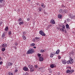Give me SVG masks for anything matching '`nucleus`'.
Listing matches in <instances>:
<instances>
[{
  "instance_id": "nucleus-1",
  "label": "nucleus",
  "mask_w": 75,
  "mask_h": 75,
  "mask_svg": "<svg viewBox=\"0 0 75 75\" xmlns=\"http://www.w3.org/2000/svg\"><path fill=\"white\" fill-rule=\"evenodd\" d=\"M34 51L32 49H30L27 52V54H31L32 53H34Z\"/></svg>"
},
{
  "instance_id": "nucleus-2",
  "label": "nucleus",
  "mask_w": 75,
  "mask_h": 75,
  "mask_svg": "<svg viewBox=\"0 0 75 75\" xmlns=\"http://www.w3.org/2000/svg\"><path fill=\"white\" fill-rule=\"evenodd\" d=\"M39 33L41 35H42L43 36H45V33H44L43 32V31L41 30V31H40L39 32Z\"/></svg>"
},
{
  "instance_id": "nucleus-3",
  "label": "nucleus",
  "mask_w": 75,
  "mask_h": 75,
  "mask_svg": "<svg viewBox=\"0 0 75 75\" xmlns=\"http://www.w3.org/2000/svg\"><path fill=\"white\" fill-rule=\"evenodd\" d=\"M69 16L72 19H75V15L73 16L72 14H70L69 15Z\"/></svg>"
},
{
  "instance_id": "nucleus-4",
  "label": "nucleus",
  "mask_w": 75,
  "mask_h": 75,
  "mask_svg": "<svg viewBox=\"0 0 75 75\" xmlns=\"http://www.w3.org/2000/svg\"><path fill=\"white\" fill-rule=\"evenodd\" d=\"M6 47H7V45L6 44H4L2 45V48H5Z\"/></svg>"
},
{
  "instance_id": "nucleus-5",
  "label": "nucleus",
  "mask_w": 75,
  "mask_h": 75,
  "mask_svg": "<svg viewBox=\"0 0 75 75\" xmlns=\"http://www.w3.org/2000/svg\"><path fill=\"white\" fill-rule=\"evenodd\" d=\"M50 23L52 24H55V21H54L53 19L51 20Z\"/></svg>"
},
{
  "instance_id": "nucleus-6",
  "label": "nucleus",
  "mask_w": 75,
  "mask_h": 75,
  "mask_svg": "<svg viewBox=\"0 0 75 75\" xmlns=\"http://www.w3.org/2000/svg\"><path fill=\"white\" fill-rule=\"evenodd\" d=\"M28 67L30 68V69H33V66L32 65L30 64L28 65Z\"/></svg>"
},
{
  "instance_id": "nucleus-7",
  "label": "nucleus",
  "mask_w": 75,
  "mask_h": 75,
  "mask_svg": "<svg viewBox=\"0 0 75 75\" xmlns=\"http://www.w3.org/2000/svg\"><path fill=\"white\" fill-rule=\"evenodd\" d=\"M62 63L63 64H67V62L65 60H62Z\"/></svg>"
},
{
  "instance_id": "nucleus-8",
  "label": "nucleus",
  "mask_w": 75,
  "mask_h": 75,
  "mask_svg": "<svg viewBox=\"0 0 75 75\" xmlns=\"http://www.w3.org/2000/svg\"><path fill=\"white\" fill-rule=\"evenodd\" d=\"M44 60V59L42 57H40L39 58V60L40 61L42 62Z\"/></svg>"
},
{
  "instance_id": "nucleus-9",
  "label": "nucleus",
  "mask_w": 75,
  "mask_h": 75,
  "mask_svg": "<svg viewBox=\"0 0 75 75\" xmlns=\"http://www.w3.org/2000/svg\"><path fill=\"white\" fill-rule=\"evenodd\" d=\"M73 59H70V60H69L70 63V64H73Z\"/></svg>"
},
{
  "instance_id": "nucleus-10",
  "label": "nucleus",
  "mask_w": 75,
  "mask_h": 75,
  "mask_svg": "<svg viewBox=\"0 0 75 75\" xmlns=\"http://www.w3.org/2000/svg\"><path fill=\"white\" fill-rule=\"evenodd\" d=\"M23 70H24V71H27L28 70V68L24 67L23 69Z\"/></svg>"
},
{
  "instance_id": "nucleus-11",
  "label": "nucleus",
  "mask_w": 75,
  "mask_h": 75,
  "mask_svg": "<svg viewBox=\"0 0 75 75\" xmlns=\"http://www.w3.org/2000/svg\"><path fill=\"white\" fill-rule=\"evenodd\" d=\"M58 29L60 31L62 30L63 32H64V29L63 28H58Z\"/></svg>"
},
{
  "instance_id": "nucleus-12",
  "label": "nucleus",
  "mask_w": 75,
  "mask_h": 75,
  "mask_svg": "<svg viewBox=\"0 0 75 75\" xmlns=\"http://www.w3.org/2000/svg\"><path fill=\"white\" fill-rule=\"evenodd\" d=\"M8 30V26H6V27L5 29V31H7Z\"/></svg>"
},
{
  "instance_id": "nucleus-13",
  "label": "nucleus",
  "mask_w": 75,
  "mask_h": 75,
  "mask_svg": "<svg viewBox=\"0 0 75 75\" xmlns=\"http://www.w3.org/2000/svg\"><path fill=\"white\" fill-rule=\"evenodd\" d=\"M59 12L60 13H64V11L62 9H60L59 10Z\"/></svg>"
},
{
  "instance_id": "nucleus-14",
  "label": "nucleus",
  "mask_w": 75,
  "mask_h": 75,
  "mask_svg": "<svg viewBox=\"0 0 75 75\" xmlns=\"http://www.w3.org/2000/svg\"><path fill=\"white\" fill-rule=\"evenodd\" d=\"M12 64L13 63L11 62H9L8 63V65H9V66H11Z\"/></svg>"
},
{
  "instance_id": "nucleus-15",
  "label": "nucleus",
  "mask_w": 75,
  "mask_h": 75,
  "mask_svg": "<svg viewBox=\"0 0 75 75\" xmlns=\"http://www.w3.org/2000/svg\"><path fill=\"white\" fill-rule=\"evenodd\" d=\"M70 72H71V71L69 70H67L66 71V73L67 74H68V73H69Z\"/></svg>"
},
{
  "instance_id": "nucleus-16",
  "label": "nucleus",
  "mask_w": 75,
  "mask_h": 75,
  "mask_svg": "<svg viewBox=\"0 0 75 75\" xmlns=\"http://www.w3.org/2000/svg\"><path fill=\"white\" fill-rule=\"evenodd\" d=\"M66 27L67 29L69 28V25L68 24H67L66 25Z\"/></svg>"
},
{
  "instance_id": "nucleus-17",
  "label": "nucleus",
  "mask_w": 75,
  "mask_h": 75,
  "mask_svg": "<svg viewBox=\"0 0 75 75\" xmlns=\"http://www.w3.org/2000/svg\"><path fill=\"white\" fill-rule=\"evenodd\" d=\"M23 21V20H22L21 18H20L18 19V21H19V22H21V21Z\"/></svg>"
},
{
  "instance_id": "nucleus-18",
  "label": "nucleus",
  "mask_w": 75,
  "mask_h": 75,
  "mask_svg": "<svg viewBox=\"0 0 75 75\" xmlns=\"http://www.w3.org/2000/svg\"><path fill=\"white\" fill-rule=\"evenodd\" d=\"M59 50L58 49L56 52V54H59Z\"/></svg>"
},
{
  "instance_id": "nucleus-19",
  "label": "nucleus",
  "mask_w": 75,
  "mask_h": 75,
  "mask_svg": "<svg viewBox=\"0 0 75 75\" xmlns=\"http://www.w3.org/2000/svg\"><path fill=\"white\" fill-rule=\"evenodd\" d=\"M50 67L52 68H53L54 67V64H52L50 65Z\"/></svg>"
},
{
  "instance_id": "nucleus-20",
  "label": "nucleus",
  "mask_w": 75,
  "mask_h": 75,
  "mask_svg": "<svg viewBox=\"0 0 75 75\" xmlns=\"http://www.w3.org/2000/svg\"><path fill=\"white\" fill-rule=\"evenodd\" d=\"M24 24V22L23 21L20 22L19 23V25H21V24Z\"/></svg>"
},
{
  "instance_id": "nucleus-21",
  "label": "nucleus",
  "mask_w": 75,
  "mask_h": 75,
  "mask_svg": "<svg viewBox=\"0 0 75 75\" xmlns=\"http://www.w3.org/2000/svg\"><path fill=\"white\" fill-rule=\"evenodd\" d=\"M58 18H61V17H62V16L60 15H58Z\"/></svg>"
},
{
  "instance_id": "nucleus-22",
  "label": "nucleus",
  "mask_w": 75,
  "mask_h": 75,
  "mask_svg": "<svg viewBox=\"0 0 75 75\" xmlns=\"http://www.w3.org/2000/svg\"><path fill=\"white\" fill-rule=\"evenodd\" d=\"M22 37L23 38V40H26V37L24 36V35L22 36Z\"/></svg>"
},
{
  "instance_id": "nucleus-23",
  "label": "nucleus",
  "mask_w": 75,
  "mask_h": 75,
  "mask_svg": "<svg viewBox=\"0 0 75 75\" xmlns=\"http://www.w3.org/2000/svg\"><path fill=\"white\" fill-rule=\"evenodd\" d=\"M4 36H5V33H4L2 34V37H4Z\"/></svg>"
},
{
  "instance_id": "nucleus-24",
  "label": "nucleus",
  "mask_w": 75,
  "mask_h": 75,
  "mask_svg": "<svg viewBox=\"0 0 75 75\" xmlns=\"http://www.w3.org/2000/svg\"><path fill=\"white\" fill-rule=\"evenodd\" d=\"M54 54H53L51 53L50 54V57L51 58H52L53 57V55H54Z\"/></svg>"
},
{
  "instance_id": "nucleus-25",
  "label": "nucleus",
  "mask_w": 75,
  "mask_h": 75,
  "mask_svg": "<svg viewBox=\"0 0 75 75\" xmlns=\"http://www.w3.org/2000/svg\"><path fill=\"white\" fill-rule=\"evenodd\" d=\"M34 71V69H30V72H33Z\"/></svg>"
},
{
  "instance_id": "nucleus-26",
  "label": "nucleus",
  "mask_w": 75,
  "mask_h": 75,
  "mask_svg": "<svg viewBox=\"0 0 75 75\" xmlns=\"http://www.w3.org/2000/svg\"><path fill=\"white\" fill-rule=\"evenodd\" d=\"M8 75H13V74L12 73H9V74H8Z\"/></svg>"
},
{
  "instance_id": "nucleus-27",
  "label": "nucleus",
  "mask_w": 75,
  "mask_h": 75,
  "mask_svg": "<svg viewBox=\"0 0 75 75\" xmlns=\"http://www.w3.org/2000/svg\"><path fill=\"white\" fill-rule=\"evenodd\" d=\"M35 44L34 43H32L30 45V46L32 47V46H34Z\"/></svg>"
},
{
  "instance_id": "nucleus-28",
  "label": "nucleus",
  "mask_w": 75,
  "mask_h": 75,
  "mask_svg": "<svg viewBox=\"0 0 75 75\" xmlns=\"http://www.w3.org/2000/svg\"><path fill=\"white\" fill-rule=\"evenodd\" d=\"M64 13H67V10H64Z\"/></svg>"
},
{
  "instance_id": "nucleus-29",
  "label": "nucleus",
  "mask_w": 75,
  "mask_h": 75,
  "mask_svg": "<svg viewBox=\"0 0 75 75\" xmlns=\"http://www.w3.org/2000/svg\"><path fill=\"white\" fill-rule=\"evenodd\" d=\"M37 55H38V57H40V56H41V54H40L38 53L37 54Z\"/></svg>"
},
{
  "instance_id": "nucleus-30",
  "label": "nucleus",
  "mask_w": 75,
  "mask_h": 75,
  "mask_svg": "<svg viewBox=\"0 0 75 75\" xmlns=\"http://www.w3.org/2000/svg\"><path fill=\"white\" fill-rule=\"evenodd\" d=\"M5 48H3L2 50V51H4L5 50Z\"/></svg>"
},
{
  "instance_id": "nucleus-31",
  "label": "nucleus",
  "mask_w": 75,
  "mask_h": 75,
  "mask_svg": "<svg viewBox=\"0 0 75 75\" xmlns=\"http://www.w3.org/2000/svg\"><path fill=\"white\" fill-rule=\"evenodd\" d=\"M62 27L64 28V29H65V25H63L62 26Z\"/></svg>"
},
{
  "instance_id": "nucleus-32",
  "label": "nucleus",
  "mask_w": 75,
  "mask_h": 75,
  "mask_svg": "<svg viewBox=\"0 0 75 75\" xmlns=\"http://www.w3.org/2000/svg\"><path fill=\"white\" fill-rule=\"evenodd\" d=\"M3 2V0H0V3H2Z\"/></svg>"
},
{
  "instance_id": "nucleus-33",
  "label": "nucleus",
  "mask_w": 75,
  "mask_h": 75,
  "mask_svg": "<svg viewBox=\"0 0 75 75\" xmlns=\"http://www.w3.org/2000/svg\"><path fill=\"white\" fill-rule=\"evenodd\" d=\"M40 52H44L45 51L43 50H41Z\"/></svg>"
},
{
  "instance_id": "nucleus-34",
  "label": "nucleus",
  "mask_w": 75,
  "mask_h": 75,
  "mask_svg": "<svg viewBox=\"0 0 75 75\" xmlns=\"http://www.w3.org/2000/svg\"><path fill=\"white\" fill-rule=\"evenodd\" d=\"M41 5L42 7H43V6H44V3H42Z\"/></svg>"
},
{
  "instance_id": "nucleus-35",
  "label": "nucleus",
  "mask_w": 75,
  "mask_h": 75,
  "mask_svg": "<svg viewBox=\"0 0 75 75\" xmlns=\"http://www.w3.org/2000/svg\"><path fill=\"white\" fill-rule=\"evenodd\" d=\"M71 73L74 72V70H71Z\"/></svg>"
},
{
  "instance_id": "nucleus-36",
  "label": "nucleus",
  "mask_w": 75,
  "mask_h": 75,
  "mask_svg": "<svg viewBox=\"0 0 75 75\" xmlns=\"http://www.w3.org/2000/svg\"><path fill=\"white\" fill-rule=\"evenodd\" d=\"M35 68H38V66H37V65H35Z\"/></svg>"
},
{
  "instance_id": "nucleus-37",
  "label": "nucleus",
  "mask_w": 75,
  "mask_h": 75,
  "mask_svg": "<svg viewBox=\"0 0 75 75\" xmlns=\"http://www.w3.org/2000/svg\"><path fill=\"white\" fill-rule=\"evenodd\" d=\"M27 20L28 21H29L30 20V19L29 18H27Z\"/></svg>"
},
{
  "instance_id": "nucleus-38",
  "label": "nucleus",
  "mask_w": 75,
  "mask_h": 75,
  "mask_svg": "<svg viewBox=\"0 0 75 75\" xmlns=\"http://www.w3.org/2000/svg\"><path fill=\"white\" fill-rule=\"evenodd\" d=\"M61 57L60 56H58V59H61Z\"/></svg>"
},
{
  "instance_id": "nucleus-39",
  "label": "nucleus",
  "mask_w": 75,
  "mask_h": 75,
  "mask_svg": "<svg viewBox=\"0 0 75 75\" xmlns=\"http://www.w3.org/2000/svg\"><path fill=\"white\" fill-rule=\"evenodd\" d=\"M35 39L36 40H39V38H38V37H36V38H35Z\"/></svg>"
},
{
  "instance_id": "nucleus-40",
  "label": "nucleus",
  "mask_w": 75,
  "mask_h": 75,
  "mask_svg": "<svg viewBox=\"0 0 75 75\" xmlns=\"http://www.w3.org/2000/svg\"><path fill=\"white\" fill-rule=\"evenodd\" d=\"M18 45V43L17 42H15V45H16V46H17V45Z\"/></svg>"
},
{
  "instance_id": "nucleus-41",
  "label": "nucleus",
  "mask_w": 75,
  "mask_h": 75,
  "mask_svg": "<svg viewBox=\"0 0 75 75\" xmlns=\"http://www.w3.org/2000/svg\"><path fill=\"white\" fill-rule=\"evenodd\" d=\"M8 34L9 35H10L11 34V31H10L8 32Z\"/></svg>"
},
{
  "instance_id": "nucleus-42",
  "label": "nucleus",
  "mask_w": 75,
  "mask_h": 75,
  "mask_svg": "<svg viewBox=\"0 0 75 75\" xmlns=\"http://www.w3.org/2000/svg\"><path fill=\"white\" fill-rule=\"evenodd\" d=\"M67 64H69L70 63V61H67Z\"/></svg>"
},
{
  "instance_id": "nucleus-43",
  "label": "nucleus",
  "mask_w": 75,
  "mask_h": 75,
  "mask_svg": "<svg viewBox=\"0 0 75 75\" xmlns=\"http://www.w3.org/2000/svg\"><path fill=\"white\" fill-rule=\"evenodd\" d=\"M23 34H24V35H25V34H26V33H25V32H23Z\"/></svg>"
},
{
  "instance_id": "nucleus-44",
  "label": "nucleus",
  "mask_w": 75,
  "mask_h": 75,
  "mask_svg": "<svg viewBox=\"0 0 75 75\" xmlns=\"http://www.w3.org/2000/svg\"><path fill=\"white\" fill-rule=\"evenodd\" d=\"M2 64H3V62H2V61L1 62H0V64L2 65Z\"/></svg>"
},
{
  "instance_id": "nucleus-45",
  "label": "nucleus",
  "mask_w": 75,
  "mask_h": 75,
  "mask_svg": "<svg viewBox=\"0 0 75 75\" xmlns=\"http://www.w3.org/2000/svg\"><path fill=\"white\" fill-rule=\"evenodd\" d=\"M15 72H18V70H17V69L15 71Z\"/></svg>"
},
{
  "instance_id": "nucleus-46",
  "label": "nucleus",
  "mask_w": 75,
  "mask_h": 75,
  "mask_svg": "<svg viewBox=\"0 0 75 75\" xmlns=\"http://www.w3.org/2000/svg\"><path fill=\"white\" fill-rule=\"evenodd\" d=\"M2 23H2V22H0V25H2Z\"/></svg>"
},
{
  "instance_id": "nucleus-47",
  "label": "nucleus",
  "mask_w": 75,
  "mask_h": 75,
  "mask_svg": "<svg viewBox=\"0 0 75 75\" xmlns=\"http://www.w3.org/2000/svg\"><path fill=\"white\" fill-rule=\"evenodd\" d=\"M67 21H70V20L68 19L67 20Z\"/></svg>"
},
{
  "instance_id": "nucleus-48",
  "label": "nucleus",
  "mask_w": 75,
  "mask_h": 75,
  "mask_svg": "<svg viewBox=\"0 0 75 75\" xmlns=\"http://www.w3.org/2000/svg\"><path fill=\"white\" fill-rule=\"evenodd\" d=\"M1 7H3V6H4V5H2V6H1Z\"/></svg>"
},
{
  "instance_id": "nucleus-49",
  "label": "nucleus",
  "mask_w": 75,
  "mask_h": 75,
  "mask_svg": "<svg viewBox=\"0 0 75 75\" xmlns=\"http://www.w3.org/2000/svg\"><path fill=\"white\" fill-rule=\"evenodd\" d=\"M45 6L44 5V6H43V8H45Z\"/></svg>"
},
{
  "instance_id": "nucleus-50",
  "label": "nucleus",
  "mask_w": 75,
  "mask_h": 75,
  "mask_svg": "<svg viewBox=\"0 0 75 75\" xmlns=\"http://www.w3.org/2000/svg\"><path fill=\"white\" fill-rule=\"evenodd\" d=\"M1 58L0 57V61H1Z\"/></svg>"
},
{
  "instance_id": "nucleus-51",
  "label": "nucleus",
  "mask_w": 75,
  "mask_h": 75,
  "mask_svg": "<svg viewBox=\"0 0 75 75\" xmlns=\"http://www.w3.org/2000/svg\"><path fill=\"white\" fill-rule=\"evenodd\" d=\"M33 48H36V47H33Z\"/></svg>"
},
{
  "instance_id": "nucleus-52",
  "label": "nucleus",
  "mask_w": 75,
  "mask_h": 75,
  "mask_svg": "<svg viewBox=\"0 0 75 75\" xmlns=\"http://www.w3.org/2000/svg\"><path fill=\"white\" fill-rule=\"evenodd\" d=\"M65 33H67V31H66V30H65Z\"/></svg>"
},
{
  "instance_id": "nucleus-53",
  "label": "nucleus",
  "mask_w": 75,
  "mask_h": 75,
  "mask_svg": "<svg viewBox=\"0 0 75 75\" xmlns=\"http://www.w3.org/2000/svg\"><path fill=\"white\" fill-rule=\"evenodd\" d=\"M33 41H35V39H34L33 40Z\"/></svg>"
},
{
  "instance_id": "nucleus-54",
  "label": "nucleus",
  "mask_w": 75,
  "mask_h": 75,
  "mask_svg": "<svg viewBox=\"0 0 75 75\" xmlns=\"http://www.w3.org/2000/svg\"><path fill=\"white\" fill-rule=\"evenodd\" d=\"M40 11H41V9H40Z\"/></svg>"
},
{
  "instance_id": "nucleus-55",
  "label": "nucleus",
  "mask_w": 75,
  "mask_h": 75,
  "mask_svg": "<svg viewBox=\"0 0 75 75\" xmlns=\"http://www.w3.org/2000/svg\"><path fill=\"white\" fill-rule=\"evenodd\" d=\"M15 50H16V49H17V48H16V47H15Z\"/></svg>"
},
{
  "instance_id": "nucleus-56",
  "label": "nucleus",
  "mask_w": 75,
  "mask_h": 75,
  "mask_svg": "<svg viewBox=\"0 0 75 75\" xmlns=\"http://www.w3.org/2000/svg\"><path fill=\"white\" fill-rule=\"evenodd\" d=\"M69 68H70V69H71V67H70Z\"/></svg>"
}]
</instances>
